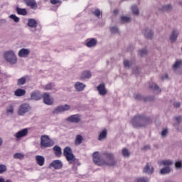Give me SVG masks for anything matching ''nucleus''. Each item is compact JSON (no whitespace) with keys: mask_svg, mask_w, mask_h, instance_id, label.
Returning <instances> with one entry per match:
<instances>
[{"mask_svg":"<svg viewBox=\"0 0 182 182\" xmlns=\"http://www.w3.org/2000/svg\"><path fill=\"white\" fill-rule=\"evenodd\" d=\"M102 157L104 159H100L99 152H95L92 155L93 162L97 166H114L116 164L113 154L104 152L102 154Z\"/></svg>","mask_w":182,"mask_h":182,"instance_id":"obj_1","label":"nucleus"},{"mask_svg":"<svg viewBox=\"0 0 182 182\" xmlns=\"http://www.w3.org/2000/svg\"><path fill=\"white\" fill-rule=\"evenodd\" d=\"M151 118L147 117L144 115H136L132 119V124L134 127H146L151 123Z\"/></svg>","mask_w":182,"mask_h":182,"instance_id":"obj_2","label":"nucleus"},{"mask_svg":"<svg viewBox=\"0 0 182 182\" xmlns=\"http://www.w3.org/2000/svg\"><path fill=\"white\" fill-rule=\"evenodd\" d=\"M63 156L65 157L68 164H73L74 166H80L79 159H76L75 154L72 151V149L69 146H66L63 149Z\"/></svg>","mask_w":182,"mask_h":182,"instance_id":"obj_3","label":"nucleus"},{"mask_svg":"<svg viewBox=\"0 0 182 182\" xmlns=\"http://www.w3.org/2000/svg\"><path fill=\"white\" fill-rule=\"evenodd\" d=\"M159 166H164L163 168H161L159 171L161 176H167V174H170L171 173V167L170 166H173V161L168 160H162L159 162Z\"/></svg>","mask_w":182,"mask_h":182,"instance_id":"obj_4","label":"nucleus"},{"mask_svg":"<svg viewBox=\"0 0 182 182\" xmlns=\"http://www.w3.org/2000/svg\"><path fill=\"white\" fill-rule=\"evenodd\" d=\"M3 58L8 63H10V65H16V63H18V57H16V54H15V52L12 50L4 52Z\"/></svg>","mask_w":182,"mask_h":182,"instance_id":"obj_5","label":"nucleus"},{"mask_svg":"<svg viewBox=\"0 0 182 182\" xmlns=\"http://www.w3.org/2000/svg\"><path fill=\"white\" fill-rule=\"evenodd\" d=\"M55 144L53 140L49 138L48 135H42L41 136L40 147L41 149H46L48 147H52Z\"/></svg>","mask_w":182,"mask_h":182,"instance_id":"obj_6","label":"nucleus"},{"mask_svg":"<svg viewBox=\"0 0 182 182\" xmlns=\"http://www.w3.org/2000/svg\"><path fill=\"white\" fill-rule=\"evenodd\" d=\"M32 110V107L28 103H23L19 105L17 109L18 116H25L26 113H29Z\"/></svg>","mask_w":182,"mask_h":182,"instance_id":"obj_7","label":"nucleus"},{"mask_svg":"<svg viewBox=\"0 0 182 182\" xmlns=\"http://www.w3.org/2000/svg\"><path fill=\"white\" fill-rule=\"evenodd\" d=\"M71 107L70 105L65 104L64 105H59L54 108L52 111L53 114H59L65 112H69Z\"/></svg>","mask_w":182,"mask_h":182,"instance_id":"obj_8","label":"nucleus"},{"mask_svg":"<svg viewBox=\"0 0 182 182\" xmlns=\"http://www.w3.org/2000/svg\"><path fill=\"white\" fill-rule=\"evenodd\" d=\"M49 167L50 168H54V170H60L63 167V163L59 159L54 160L50 164Z\"/></svg>","mask_w":182,"mask_h":182,"instance_id":"obj_9","label":"nucleus"},{"mask_svg":"<svg viewBox=\"0 0 182 182\" xmlns=\"http://www.w3.org/2000/svg\"><path fill=\"white\" fill-rule=\"evenodd\" d=\"M28 128H25L23 129L20 131H18V132H16L14 134V137H16V139H22V137H26V136H28Z\"/></svg>","mask_w":182,"mask_h":182,"instance_id":"obj_10","label":"nucleus"},{"mask_svg":"<svg viewBox=\"0 0 182 182\" xmlns=\"http://www.w3.org/2000/svg\"><path fill=\"white\" fill-rule=\"evenodd\" d=\"M100 96H106L107 95V89H106V85L105 84H100L96 87Z\"/></svg>","mask_w":182,"mask_h":182,"instance_id":"obj_11","label":"nucleus"},{"mask_svg":"<svg viewBox=\"0 0 182 182\" xmlns=\"http://www.w3.org/2000/svg\"><path fill=\"white\" fill-rule=\"evenodd\" d=\"M66 122L68 123H79L80 122V117L79 114H73L66 118Z\"/></svg>","mask_w":182,"mask_h":182,"instance_id":"obj_12","label":"nucleus"},{"mask_svg":"<svg viewBox=\"0 0 182 182\" xmlns=\"http://www.w3.org/2000/svg\"><path fill=\"white\" fill-rule=\"evenodd\" d=\"M86 88V85L83 82H80L79 81L75 82L74 89L75 92H83Z\"/></svg>","mask_w":182,"mask_h":182,"instance_id":"obj_13","label":"nucleus"},{"mask_svg":"<svg viewBox=\"0 0 182 182\" xmlns=\"http://www.w3.org/2000/svg\"><path fill=\"white\" fill-rule=\"evenodd\" d=\"M43 102L45 105L50 106L53 105V98L50 97V95L48 93H44L43 95Z\"/></svg>","mask_w":182,"mask_h":182,"instance_id":"obj_14","label":"nucleus"},{"mask_svg":"<svg viewBox=\"0 0 182 182\" xmlns=\"http://www.w3.org/2000/svg\"><path fill=\"white\" fill-rule=\"evenodd\" d=\"M97 45V40L96 38H87L85 41V46L87 48H95Z\"/></svg>","mask_w":182,"mask_h":182,"instance_id":"obj_15","label":"nucleus"},{"mask_svg":"<svg viewBox=\"0 0 182 182\" xmlns=\"http://www.w3.org/2000/svg\"><path fill=\"white\" fill-rule=\"evenodd\" d=\"M30 53H31V50H29V49L21 48L18 50V56L19 58H28Z\"/></svg>","mask_w":182,"mask_h":182,"instance_id":"obj_16","label":"nucleus"},{"mask_svg":"<svg viewBox=\"0 0 182 182\" xmlns=\"http://www.w3.org/2000/svg\"><path fill=\"white\" fill-rule=\"evenodd\" d=\"M23 2L27 6H30L31 9H38V4L35 0H23Z\"/></svg>","mask_w":182,"mask_h":182,"instance_id":"obj_17","label":"nucleus"},{"mask_svg":"<svg viewBox=\"0 0 182 182\" xmlns=\"http://www.w3.org/2000/svg\"><path fill=\"white\" fill-rule=\"evenodd\" d=\"M92 77V73L90 70H84L81 73L80 79V80H86V79H90Z\"/></svg>","mask_w":182,"mask_h":182,"instance_id":"obj_18","label":"nucleus"},{"mask_svg":"<svg viewBox=\"0 0 182 182\" xmlns=\"http://www.w3.org/2000/svg\"><path fill=\"white\" fill-rule=\"evenodd\" d=\"M179 33L180 32L178 30H173L170 36L171 42H176V41H177V38H178Z\"/></svg>","mask_w":182,"mask_h":182,"instance_id":"obj_19","label":"nucleus"},{"mask_svg":"<svg viewBox=\"0 0 182 182\" xmlns=\"http://www.w3.org/2000/svg\"><path fill=\"white\" fill-rule=\"evenodd\" d=\"M144 35L147 39H151L153 38V31L151 30V28H144Z\"/></svg>","mask_w":182,"mask_h":182,"instance_id":"obj_20","label":"nucleus"},{"mask_svg":"<svg viewBox=\"0 0 182 182\" xmlns=\"http://www.w3.org/2000/svg\"><path fill=\"white\" fill-rule=\"evenodd\" d=\"M174 120H175L176 123H173V127H176V129H177V130L181 131L182 128L178 127V126L180 125V123H181V120H182L181 116L175 117Z\"/></svg>","mask_w":182,"mask_h":182,"instance_id":"obj_21","label":"nucleus"},{"mask_svg":"<svg viewBox=\"0 0 182 182\" xmlns=\"http://www.w3.org/2000/svg\"><path fill=\"white\" fill-rule=\"evenodd\" d=\"M144 173H146V174H153L154 172V169L153 168V166L151 165L147 164L144 169H143Z\"/></svg>","mask_w":182,"mask_h":182,"instance_id":"obj_22","label":"nucleus"},{"mask_svg":"<svg viewBox=\"0 0 182 182\" xmlns=\"http://www.w3.org/2000/svg\"><path fill=\"white\" fill-rule=\"evenodd\" d=\"M42 99V95L39 92H33L31 94V100H41Z\"/></svg>","mask_w":182,"mask_h":182,"instance_id":"obj_23","label":"nucleus"},{"mask_svg":"<svg viewBox=\"0 0 182 182\" xmlns=\"http://www.w3.org/2000/svg\"><path fill=\"white\" fill-rule=\"evenodd\" d=\"M149 87L150 89H152V90H154V93H156V95H159V93H160V92H161V90L160 89V87H159V85H157V84L152 82L149 85Z\"/></svg>","mask_w":182,"mask_h":182,"instance_id":"obj_24","label":"nucleus"},{"mask_svg":"<svg viewBox=\"0 0 182 182\" xmlns=\"http://www.w3.org/2000/svg\"><path fill=\"white\" fill-rule=\"evenodd\" d=\"M107 139V130L103 129L98 136V140L102 141L103 140H106Z\"/></svg>","mask_w":182,"mask_h":182,"instance_id":"obj_25","label":"nucleus"},{"mask_svg":"<svg viewBox=\"0 0 182 182\" xmlns=\"http://www.w3.org/2000/svg\"><path fill=\"white\" fill-rule=\"evenodd\" d=\"M28 28H37L38 27V21L34 18H29L27 23Z\"/></svg>","mask_w":182,"mask_h":182,"instance_id":"obj_26","label":"nucleus"},{"mask_svg":"<svg viewBox=\"0 0 182 182\" xmlns=\"http://www.w3.org/2000/svg\"><path fill=\"white\" fill-rule=\"evenodd\" d=\"M131 11L133 15H135V16H139V15H140V10L139 9V6H137L136 4L131 6Z\"/></svg>","mask_w":182,"mask_h":182,"instance_id":"obj_27","label":"nucleus"},{"mask_svg":"<svg viewBox=\"0 0 182 182\" xmlns=\"http://www.w3.org/2000/svg\"><path fill=\"white\" fill-rule=\"evenodd\" d=\"M36 160L37 161V164H38V166H43V164H45V157H43L41 155L36 156Z\"/></svg>","mask_w":182,"mask_h":182,"instance_id":"obj_28","label":"nucleus"},{"mask_svg":"<svg viewBox=\"0 0 182 182\" xmlns=\"http://www.w3.org/2000/svg\"><path fill=\"white\" fill-rule=\"evenodd\" d=\"M53 150H54L57 157H60V156H62V148H60V146L56 145L53 148Z\"/></svg>","mask_w":182,"mask_h":182,"instance_id":"obj_29","label":"nucleus"},{"mask_svg":"<svg viewBox=\"0 0 182 182\" xmlns=\"http://www.w3.org/2000/svg\"><path fill=\"white\" fill-rule=\"evenodd\" d=\"M26 93V91H25V90L21 89V88L17 89L14 92L15 96H17V97L25 96Z\"/></svg>","mask_w":182,"mask_h":182,"instance_id":"obj_30","label":"nucleus"},{"mask_svg":"<svg viewBox=\"0 0 182 182\" xmlns=\"http://www.w3.org/2000/svg\"><path fill=\"white\" fill-rule=\"evenodd\" d=\"M16 10L18 15H23V16L28 15V11H26V9H21L19 7H16Z\"/></svg>","mask_w":182,"mask_h":182,"instance_id":"obj_31","label":"nucleus"},{"mask_svg":"<svg viewBox=\"0 0 182 182\" xmlns=\"http://www.w3.org/2000/svg\"><path fill=\"white\" fill-rule=\"evenodd\" d=\"M14 112H15V106L14 105H9L6 107V113L8 114H14Z\"/></svg>","mask_w":182,"mask_h":182,"instance_id":"obj_32","label":"nucleus"},{"mask_svg":"<svg viewBox=\"0 0 182 182\" xmlns=\"http://www.w3.org/2000/svg\"><path fill=\"white\" fill-rule=\"evenodd\" d=\"M82 141H83V136L80 134L77 135L75 140V144L79 146V144H82Z\"/></svg>","mask_w":182,"mask_h":182,"instance_id":"obj_33","label":"nucleus"},{"mask_svg":"<svg viewBox=\"0 0 182 182\" xmlns=\"http://www.w3.org/2000/svg\"><path fill=\"white\" fill-rule=\"evenodd\" d=\"M131 21H132V18H130V16H121V22H122V23H129V22H131Z\"/></svg>","mask_w":182,"mask_h":182,"instance_id":"obj_34","label":"nucleus"},{"mask_svg":"<svg viewBox=\"0 0 182 182\" xmlns=\"http://www.w3.org/2000/svg\"><path fill=\"white\" fill-rule=\"evenodd\" d=\"M182 65V60H178L175 62V63L173 65V70H177V69H179V68Z\"/></svg>","mask_w":182,"mask_h":182,"instance_id":"obj_35","label":"nucleus"},{"mask_svg":"<svg viewBox=\"0 0 182 182\" xmlns=\"http://www.w3.org/2000/svg\"><path fill=\"white\" fill-rule=\"evenodd\" d=\"M26 78H27L26 76L19 78L17 80V85H18L20 86H21L22 85H25V83H26Z\"/></svg>","mask_w":182,"mask_h":182,"instance_id":"obj_36","label":"nucleus"},{"mask_svg":"<svg viewBox=\"0 0 182 182\" xmlns=\"http://www.w3.org/2000/svg\"><path fill=\"white\" fill-rule=\"evenodd\" d=\"M14 159H18V160H23V157L25 156L22 153H16L14 154Z\"/></svg>","mask_w":182,"mask_h":182,"instance_id":"obj_37","label":"nucleus"},{"mask_svg":"<svg viewBox=\"0 0 182 182\" xmlns=\"http://www.w3.org/2000/svg\"><path fill=\"white\" fill-rule=\"evenodd\" d=\"M122 153L124 157H130V151H129V149L124 148Z\"/></svg>","mask_w":182,"mask_h":182,"instance_id":"obj_38","label":"nucleus"},{"mask_svg":"<svg viewBox=\"0 0 182 182\" xmlns=\"http://www.w3.org/2000/svg\"><path fill=\"white\" fill-rule=\"evenodd\" d=\"M55 87V84L53 83H48L43 87L44 90H52Z\"/></svg>","mask_w":182,"mask_h":182,"instance_id":"obj_39","label":"nucleus"},{"mask_svg":"<svg viewBox=\"0 0 182 182\" xmlns=\"http://www.w3.org/2000/svg\"><path fill=\"white\" fill-rule=\"evenodd\" d=\"M173 7L171 6V4H166V5H164L161 6V8H160L161 11H171V9Z\"/></svg>","mask_w":182,"mask_h":182,"instance_id":"obj_40","label":"nucleus"},{"mask_svg":"<svg viewBox=\"0 0 182 182\" xmlns=\"http://www.w3.org/2000/svg\"><path fill=\"white\" fill-rule=\"evenodd\" d=\"M175 168H176V170H181V168H182V161H176Z\"/></svg>","mask_w":182,"mask_h":182,"instance_id":"obj_41","label":"nucleus"},{"mask_svg":"<svg viewBox=\"0 0 182 182\" xmlns=\"http://www.w3.org/2000/svg\"><path fill=\"white\" fill-rule=\"evenodd\" d=\"M93 15H95L97 18H100V16L102 15V11L100 9H96L95 11L92 12Z\"/></svg>","mask_w":182,"mask_h":182,"instance_id":"obj_42","label":"nucleus"},{"mask_svg":"<svg viewBox=\"0 0 182 182\" xmlns=\"http://www.w3.org/2000/svg\"><path fill=\"white\" fill-rule=\"evenodd\" d=\"M9 18L10 19H13V21L16 22V23H18V22H19L20 21L19 17L16 16V15L15 14L10 15Z\"/></svg>","mask_w":182,"mask_h":182,"instance_id":"obj_43","label":"nucleus"},{"mask_svg":"<svg viewBox=\"0 0 182 182\" xmlns=\"http://www.w3.org/2000/svg\"><path fill=\"white\" fill-rule=\"evenodd\" d=\"M136 182H149V178L147 177H139L137 178Z\"/></svg>","mask_w":182,"mask_h":182,"instance_id":"obj_44","label":"nucleus"},{"mask_svg":"<svg viewBox=\"0 0 182 182\" xmlns=\"http://www.w3.org/2000/svg\"><path fill=\"white\" fill-rule=\"evenodd\" d=\"M50 4H52V5H58V6H60V5H62V1L60 0H50Z\"/></svg>","mask_w":182,"mask_h":182,"instance_id":"obj_45","label":"nucleus"},{"mask_svg":"<svg viewBox=\"0 0 182 182\" xmlns=\"http://www.w3.org/2000/svg\"><path fill=\"white\" fill-rule=\"evenodd\" d=\"M139 56H146L147 55V50L146 49H141L139 50Z\"/></svg>","mask_w":182,"mask_h":182,"instance_id":"obj_46","label":"nucleus"},{"mask_svg":"<svg viewBox=\"0 0 182 182\" xmlns=\"http://www.w3.org/2000/svg\"><path fill=\"white\" fill-rule=\"evenodd\" d=\"M6 170H8L6 166H5L4 164H0V174L5 173Z\"/></svg>","mask_w":182,"mask_h":182,"instance_id":"obj_47","label":"nucleus"},{"mask_svg":"<svg viewBox=\"0 0 182 182\" xmlns=\"http://www.w3.org/2000/svg\"><path fill=\"white\" fill-rule=\"evenodd\" d=\"M124 65L125 68H130V66H132V63L128 60H124Z\"/></svg>","mask_w":182,"mask_h":182,"instance_id":"obj_48","label":"nucleus"},{"mask_svg":"<svg viewBox=\"0 0 182 182\" xmlns=\"http://www.w3.org/2000/svg\"><path fill=\"white\" fill-rule=\"evenodd\" d=\"M110 31L112 33H117V32H119V28H117L116 26H114L111 28Z\"/></svg>","mask_w":182,"mask_h":182,"instance_id":"obj_49","label":"nucleus"},{"mask_svg":"<svg viewBox=\"0 0 182 182\" xmlns=\"http://www.w3.org/2000/svg\"><path fill=\"white\" fill-rule=\"evenodd\" d=\"M168 133V131L167 130V129H164L161 133V136L162 137H166V136H167V134Z\"/></svg>","mask_w":182,"mask_h":182,"instance_id":"obj_50","label":"nucleus"},{"mask_svg":"<svg viewBox=\"0 0 182 182\" xmlns=\"http://www.w3.org/2000/svg\"><path fill=\"white\" fill-rule=\"evenodd\" d=\"M135 99L136 100H141V99H143V97L140 94H136L135 95Z\"/></svg>","mask_w":182,"mask_h":182,"instance_id":"obj_51","label":"nucleus"},{"mask_svg":"<svg viewBox=\"0 0 182 182\" xmlns=\"http://www.w3.org/2000/svg\"><path fill=\"white\" fill-rule=\"evenodd\" d=\"M6 23V19L2 18L0 19V26H2V25H5Z\"/></svg>","mask_w":182,"mask_h":182,"instance_id":"obj_52","label":"nucleus"},{"mask_svg":"<svg viewBox=\"0 0 182 182\" xmlns=\"http://www.w3.org/2000/svg\"><path fill=\"white\" fill-rule=\"evenodd\" d=\"M0 182H12V181H11V179H5L4 178H0Z\"/></svg>","mask_w":182,"mask_h":182,"instance_id":"obj_53","label":"nucleus"},{"mask_svg":"<svg viewBox=\"0 0 182 182\" xmlns=\"http://www.w3.org/2000/svg\"><path fill=\"white\" fill-rule=\"evenodd\" d=\"M173 106H174V107H180V106H181V103H180V102H175V103H173Z\"/></svg>","mask_w":182,"mask_h":182,"instance_id":"obj_54","label":"nucleus"},{"mask_svg":"<svg viewBox=\"0 0 182 182\" xmlns=\"http://www.w3.org/2000/svg\"><path fill=\"white\" fill-rule=\"evenodd\" d=\"M162 80H164L165 79H168V75L165 74L164 76L161 77Z\"/></svg>","mask_w":182,"mask_h":182,"instance_id":"obj_55","label":"nucleus"},{"mask_svg":"<svg viewBox=\"0 0 182 182\" xmlns=\"http://www.w3.org/2000/svg\"><path fill=\"white\" fill-rule=\"evenodd\" d=\"M149 149H150V146L149 145H146L142 149V150H149Z\"/></svg>","mask_w":182,"mask_h":182,"instance_id":"obj_56","label":"nucleus"},{"mask_svg":"<svg viewBox=\"0 0 182 182\" xmlns=\"http://www.w3.org/2000/svg\"><path fill=\"white\" fill-rule=\"evenodd\" d=\"M114 14L115 15H117V14H119V9H114Z\"/></svg>","mask_w":182,"mask_h":182,"instance_id":"obj_57","label":"nucleus"},{"mask_svg":"<svg viewBox=\"0 0 182 182\" xmlns=\"http://www.w3.org/2000/svg\"><path fill=\"white\" fill-rule=\"evenodd\" d=\"M3 140L2 138L0 137V147L2 146Z\"/></svg>","mask_w":182,"mask_h":182,"instance_id":"obj_58","label":"nucleus"},{"mask_svg":"<svg viewBox=\"0 0 182 182\" xmlns=\"http://www.w3.org/2000/svg\"><path fill=\"white\" fill-rule=\"evenodd\" d=\"M178 4L181 5V6H182V1H179Z\"/></svg>","mask_w":182,"mask_h":182,"instance_id":"obj_59","label":"nucleus"}]
</instances>
